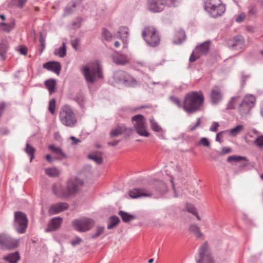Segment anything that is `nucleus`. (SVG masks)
Segmentation results:
<instances>
[{
    "instance_id": "nucleus-46",
    "label": "nucleus",
    "mask_w": 263,
    "mask_h": 263,
    "mask_svg": "<svg viewBox=\"0 0 263 263\" xmlns=\"http://www.w3.org/2000/svg\"><path fill=\"white\" fill-rule=\"evenodd\" d=\"M197 145L209 147L210 146V142L206 138H201L197 144Z\"/></svg>"
},
{
    "instance_id": "nucleus-61",
    "label": "nucleus",
    "mask_w": 263,
    "mask_h": 263,
    "mask_svg": "<svg viewBox=\"0 0 263 263\" xmlns=\"http://www.w3.org/2000/svg\"><path fill=\"white\" fill-rule=\"evenodd\" d=\"M249 13L251 15H255L257 13V9L254 7H251L249 9Z\"/></svg>"
},
{
    "instance_id": "nucleus-8",
    "label": "nucleus",
    "mask_w": 263,
    "mask_h": 263,
    "mask_svg": "<svg viewBox=\"0 0 263 263\" xmlns=\"http://www.w3.org/2000/svg\"><path fill=\"white\" fill-rule=\"evenodd\" d=\"M132 122L136 132L141 136L148 137L149 133L146 129V121L144 117L141 115L133 116Z\"/></svg>"
},
{
    "instance_id": "nucleus-1",
    "label": "nucleus",
    "mask_w": 263,
    "mask_h": 263,
    "mask_svg": "<svg viewBox=\"0 0 263 263\" xmlns=\"http://www.w3.org/2000/svg\"><path fill=\"white\" fill-rule=\"evenodd\" d=\"M204 97L201 91L187 93L183 100L182 108L187 113L192 114L201 110Z\"/></svg>"
},
{
    "instance_id": "nucleus-63",
    "label": "nucleus",
    "mask_w": 263,
    "mask_h": 263,
    "mask_svg": "<svg viewBox=\"0 0 263 263\" xmlns=\"http://www.w3.org/2000/svg\"><path fill=\"white\" fill-rule=\"evenodd\" d=\"M9 133V131L6 128H0V134L1 135H8Z\"/></svg>"
},
{
    "instance_id": "nucleus-45",
    "label": "nucleus",
    "mask_w": 263,
    "mask_h": 263,
    "mask_svg": "<svg viewBox=\"0 0 263 263\" xmlns=\"http://www.w3.org/2000/svg\"><path fill=\"white\" fill-rule=\"evenodd\" d=\"M102 34L105 39L107 41H110L112 39V35L110 32L106 28H103L102 31Z\"/></svg>"
},
{
    "instance_id": "nucleus-18",
    "label": "nucleus",
    "mask_w": 263,
    "mask_h": 263,
    "mask_svg": "<svg viewBox=\"0 0 263 263\" xmlns=\"http://www.w3.org/2000/svg\"><path fill=\"white\" fill-rule=\"evenodd\" d=\"M68 208L69 205L66 202H58L50 206L48 210V213L51 215L57 214L66 210Z\"/></svg>"
},
{
    "instance_id": "nucleus-50",
    "label": "nucleus",
    "mask_w": 263,
    "mask_h": 263,
    "mask_svg": "<svg viewBox=\"0 0 263 263\" xmlns=\"http://www.w3.org/2000/svg\"><path fill=\"white\" fill-rule=\"evenodd\" d=\"M170 99L172 102L175 104L179 108H182L183 104H182L179 98L174 96H171L170 97Z\"/></svg>"
},
{
    "instance_id": "nucleus-26",
    "label": "nucleus",
    "mask_w": 263,
    "mask_h": 263,
    "mask_svg": "<svg viewBox=\"0 0 263 263\" xmlns=\"http://www.w3.org/2000/svg\"><path fill=\"white\" fill-rule=\"evenodd\" d=\"M126 130L127 128L124 125H118L115 129L111 130L110 136L111 137H117L126 132Z\"/></svg>"
},
{
    "instance_id": "nucleus-59",
    "label": "nucleus",
    "mask_w": 263,
    "mask_h": 263,
    "mask_svg": "<svg viewBox=\"0 0 263 263\" xmlns=\"http://www.w3.org/2000/svg\"><path fill=\"white\" fill-rule=\"evenodd\" d=\"M224 133H226V130L218 133L216 136V141L221 143L222 141L221 140V138L222 137V135Z\"/></svg>"
},
{
    "instance_id": "nucleus-31",
    "label": "nucleus",
    "mask_w": 263,
    "mask_h": 263,
    "mask_svg": "<svg viewBox=\"0 0 263 263\" xmlns=\"http://www.w3.org/2000/svg\"><path fill=\"white\" fill-rule=\"evenodd\" d=\"M8 45L6 42L2 41L0 42V57L2 60L6 59V54L8 51Z\"/></svg>"
},
{
    "instance_id": "nucleus-42",
    "label": "nucleus",
    "mask_w": 263,
    "mask_h": 263,
    "mask_svg": "<svg viewBox=\"0 0 263 263\" xmlns=\"http://www.w3.org/2000/svg\"><path fill=\"white\" fill-rule=\"evenodd\" d=\"M150 123L151 128L154 131L156 132H160L162 131V128L158 125L154 118H152L150 119Z\"/></svg>"
},
{
    "instance_id": "nucleus-20",
    "label": "nucleus",
    "mask_w": 263,
    "mask_h": 263,
    "mask_svg": "<svg viewBox=\"0 0 263 263\" xmlns=\"http://www.w3.org/2000/svg\"><path fill=\"white\" fill-rule=\"evenodd\" d=\"M226 11L224 5L221 4L219 5L210 9L208 12L210 15L213 17L216 18L222 15Z\"/></svg>"
},
{
    "instance_id": "nucleus-17",
    "label": "nucleus",
    "mask_w": 263,
    "mask_h": 263,
    "mask_svg": "<svg viewBox=\"0 0 263 263\" xmlns=\"http://www.w3.org/2000/svg\"><path fill=\"white\" fill-rule=\"evenodd\" d=\"M244 43L243 37L241 35H237L230 40L228 44L229 47L233 50H239L243 48Z\"/></svg>"
},
{
    "instance_id": "nucleus-10",
    "label": "nucleus",
    "mask_w": 263,
    "mask_h": 263,
    "mask_svg": "<svg viewBox=\"0 0 263 263\" xmlns=\"http://www.w3.org/2000/svg\"><path fill=\"white\" fill-rule=\"evenodd\" d=\"M113 78L117 83L124 84L126 86H133L136 84L134 79L123 70L115 71Z\"/></svg>"
},
{
    "instance_id": "nucleus-22",
    "label": "nucleus",
    "mask_w": 263,
    "mask_h": 263,
    "mask_svg": "<svg viewBox=\"0 0 263 263\" xmlns=\"http://www.w3.org/2000/svg\"><path fill=\"white\" fill-rule=\"evenodd\" d=\"M119 37L122 39L123 44V48H126L127 47V43L125 40L128 35V28L126 27H120L118 30Z\"/></svg>"
},
{
    "instance_id": "nucleus-27",
    "label": "nucleus",
    "mask_w": 263,
    "mask_h": 263,
    "mask_svg": "<svg viewBox=\"0 0 263 263\" xmlns=\"http://www.w3.org/2000/svg\"><path fill=\"white\" fill-rule=\"evenodd\" d=\"M77 5L78 4L75 1L70 2L65 7L63 15L66 16L74 12Z\"/></svg>"
},
{
    "instance_id": "nucleus-41",
    "label": "nucleus",
    "mask_w": 263,
    "mask_h": 263,
    "mask_svg": "<svg viewBox=\"0 0 263 263\" xmlns=\"http://www.w3.org/2000/svg\"><path fill=\"white\" fill-rule=\"evenodd\" d=\"M120 222V219L117 216H112L110 217V221L107 225L108 229H112Z\"/></svg>"
},
{
    "instance_id": "nucleus-49",
    "label": "nucleus",
    "mask_w": 263,
    "mask_h": 263,
    "mask_svg": "<svg viewBox=\"0 0 263 263\" xmlns=\"http://www.w3.org/2000/svg\"><path fill=\"white\" fill-rule=\"evenodd\" d=\"M159 187L157 189V191L161 193H164L167 191V186L163 181L158 182Z\"/></svg>"
},
{
    "instance_id": "nucleus-47",
    "label": "nucleus",
    "mask_w": 263,
    "mask_h": 263,
    "mask_svg": "<svg viewBox=\"0 0 263 263\" xmlns=\"http://www.w3.org/2000/svg\"><path fill=\"white\" fill-rule=\"evenodd\" d=\"M55 103L56 101L54 99H51L49 103L48 109L52 115L55 112Z\"/></svg>"
},
{
    "instance_id": "nucleus-23",
    "label": "nucleus",
    "mask_w": 263,
    "mask_h": 263,
    "mask_svg": "<svg viewBox=\"0 0 263 263\" xmlns=\"http://www.w3.org/2000/svg\"><path fill=\"white\" fill-rule=\"evenodd\" d=\"M112 58L114 62L119 65H125L129 61V59L127 55L118 53L114 54Z\"/></svg>"
},
{
    "instance_id": "nucleus-7",
    "label": "nucleus",
    "mask_w": 263,
    "mask_h": 263,
    "mask_svg": "<svg viewBox=\"0 0 263 263\" xmlns=\"http://www.w3.org/2000/svg\"><path fill=\"white\" fill-rule=\"evenodd\" d=\"M175 0H147V9L154 13L160 12L166 6H175Z\"/></svg>"
},
{
    "instance_id": "nucleus-43",
    "label": "nucleus",
    "mask_w": 263,
    "mask_h": 263,
    "mask_svg": "<svg viewBox=\"0 0 263 263\" xmlns=\"http://www.w3.org/2000/svg\"><path fill=\"white\" fill-rule=\"evenodd\" d=\"M241 160L247 161V159L246 157L240 156H231L227 158V161L229 162H232L233 161L238 162Z\"/></svg>"
},
{
    "instance_id": "nucleus-21",
    "label": "nucleus",
    "mask_w": 263,
    "mask_h": 263,
    "mask_svg": "<svg viewBox=\"0 0 263 263\" xmlns=\"http://www.w3.org/2000/svg\"><path fill=\"white\" fill-rule=\"evenodd\" d=\"M62 218L61 217L53 218L49 223L46 231H54L58 229L62 222Z\"/></svg>"
},
{
    "instance_id": "nucleus-19",
    "label": "nucleus",
    "mask_w": 263,
    "mask_h": 263,
    "mask_svg": "<svg viewBox=\"0 0 263 263\" xmlns=\"http://www.w3.org/2000/svg\"><path fill=\"white\" fill-rule=\"evenodd\" d=\"M43 67L50 71L55 72L57 74H60L61 69V66L60 63L59 62L56 61L48 62L45 63L43 65Z\"/></svg>"
},
{
    "instance_id": "nucleus-9",
    "label": "nucleus",
    "mask_w": 263,
    "mask_h": 263,
    "mask_svg": "<svg viewBox=\"0 0 263 263\" xmlns=\"http://www.w3.org/2000/svg\"><path fill=\"white\" fill-rule=\"evenodd\" d=\"M73 228L77 231L83 232L89 231L94 226V221L87 217L75 219L72 222Z\"/></svg>"
},
{
    "instance_id": "nucleus-40",
    "label": "nucleus",
    "mask_w": 263,
    "mask_h": 263,
    "mask_svg": "<svg viewBox=\"0 0 263 263\" xmlns=\"http://www.w3.org/2000/svg\"><path fill=\"white\" fill-rule=\"evenodd\" d=\"M240 99L239 96H235L231 98L230 100L229 101L227 108L228 109H233L235 107L236 103L239 101Z\"/></svg>"
},
{
    "instance_id": "nucleus-33",
    "label": "nucleus",
    "mask_w": 263,
    "mask_h": 263,
    "mask_svg": "<svg viewBox=\"0 0 263 263\" xmlns=\"http://www.w3.org/2000/svg\"><path fill=\"white\" fill-rule=\"evenodd\" d=\"M119 215L121 216L122 220L125 222H129L135 218L134 215L129 214V213L122 211H119Z\"/></svg>"
},
{
    "instance_id": "nucleus-32",
    "label": "nucleus",
    "mask_w": 263,
    "mask_h": 263,
    "mask_svg": "<svg viewBox=\"0 0 263 263\" xmlns=\"http://www.w3.org/2000/svg\"><path fill=\"white\" fill-rule=\"evenodd\" d=\"M244 129V126L242 125H238L236 127L231 129L226 130V133H229L231 136L235 137Z\"/></svg>"
},
{
    "instance_id": "nucleus-35",
    "label": "nucleus",
    "mask_w": 263,
    "mask_h": 263,
    "mask_svg": "<svg viewBox=\"0 0 263 263\" xmlns=\"http://www.w3.org/2000/svg\"><path fill=\"white\" fill-rule=\"evenodd\" d=\"M24 150L29 157L30 161L31 162L34 158V154L35 152V149L33 146L30 145L28 143H26Z\"/></svg>"
},
{
    "instance_id": "nucleus-2",
    "label": "nucleus",
    "mask_w": 263,
    "mask_h": 263,
    "mask_svg": "<svg viewBox=\"0 0 263 263\" xmlns=\"http://www.w3.org/2000/svg\"><path fill=\"white\" fill-rule=\"evenodd\" d=\"M81 71L88 84H93L103 78L102 68L98 61L82 66Z\"/></svg>"
},
{
    "instance_id": "nucleus-62",
    "label": "nucleus",
    "mask_w": 263,
    "mask_h": 263,
    "mask_svg": "<svg viewBox=\"0 0 263 263\" xmlns=\"http://www.w3.org/2000/svg\"><path fill=\"white\" fill-rule=\"evenodd\" d=\"M20 53L22 55H26L27 53V49L26 47L23 46L19 49Z\"/></svg>"
},
{
    "instance_id": "nucleus-34",
    "label": "nucleus",
    "mask_w": 263,
    "mask_h": 263,
    "mask_svg": "<svg viewBox=\"0 0 263 263\" xmlns=\"http://www.w3.org/2000/svg\"><path fill=\"white\" fill-rule=\"evenodd\" d=\"M45 173L47 175L54 177L58 176L60 174V171L54 167L47 168L45 170Z\"/></svg>"
},
{
    "instance_id": "nucleus-15",
    "label": "nucleus",
    "mask_w": 263,
    "mask_h": 263,
    "mask_svg": "<svg viewBox=\"0 0 263 263\" xmlns=\"http://www.w3.org/2000/svg\"><path fill=\"white\" fill-rule=\"evenodd\" d=\"M0 245L4 247H17L19 240L6 234L0 235Z\"/></svg>"
},
{
    "instance_id": "nucleus-55",
    "label": "nucleus",
    "mask_w": 263,
    "mask_h": 263,
    "mask_svg": "<svg viewBox=\"0 0 263 263\" xmlns=\"http://www.w3.org/2000/svg\"><path fill=\"white\" fill-rule=\"evenodd\" d=\"M186 210L187 212L194 214H197V210L196 208L191 204H187L186 205Z\"/></svg>"
},
{
    "instance_id": "nucleus-3",
    "label": "nucleus",
    "mask_w": 263,
    "mask_h": 263,
    "mask_svg": "<svg viewBox=\"0 0 263 263\" xmlns=\"http://www.w3.org/2000/svg\"><path fill=\"white\" fill-rule=\"evenodd\" d=\"M83 185V182L77 178L69 180L67 184L66 189H63L62 184L57 182L52 186V193L58 197L65 198L70 195L78 191L80 186Z\"/></svg>"
},
{
    "instance_id": "nucleus-38",
    "label": "nucleus",
    "mask_w": 263,
    "mask_h": 263,
    "mask_svg": "<svg viewBox=\"0 0 263 263\" xmlns=\"http://www.w3.org/2000/svg\"><path fill=\"white\" fill-rule=\"evenodd\" d=\"M54 54L59 55L60 58H63L66 55V44L64 42L63 43L62 45L59 48V49L54 51Z\"/></svg>"
},
{
    "instance_id": "nucleus-28",
    "label": "nucleus",
    "mask_w": 263,
    "mask_h": 263,
    "mask_svg": "<svg viewBox=\"0 0 263 263\" xmlns=\"http://www.w3.org/2000/svg\"><path fill=\"white\" fill-rule=\"evenodd\" d=\"M90 159L94 161L97 164H101L103 162L102 154L99 152H96L88 156Z\"/></svg>"
},
{
    "instance_id": "nucleus-30",
    "label": "nucleus",
    "mask_w": 263,
    "mask_h": 263,
    "mask_svg": "<svg viewBox=\"0 0 263 263\" xmlns=\"http://www.w3.org/2000/svg\"><path fill=\"white\" fill-rule=\"evenodd\" d=\"M26 2L27 0H11L8 4V7H17L22 9L24 7Z\"/></svg>"
},
{
    "instance_id": "nucleus-24",
    "label": "nucleus",
    "mask_w": 263,
    "mask_h": 263,
    "mask_svg": "<svg viewBox=\"0 0 263 263\" xmlns=\"http://www.w3.org/2000/svg\"><path fill=\"white\" fill-rule=\"evenodd\" d=\"M48 148L56 156L57 159L62 160L66 158V155L60 148L55 147L53 145H50Z\"/></svg>"
},
{
    "instance_id": "nucleus-52",
    "label": "nucleus",
    "mask_w": 263,
    "mask_h": 263,
    "mask_svg": "<svg viewBox=\"0 0 263 263\" xmlns=\"http://www.w3.org/2000/svg\"><path fill=\"white\" fill-rule=\"evenodd\" d=\"M254 143L259 147H263V135L257 137L254 140Z\"/></svg>"
},
{
    "instance_id": "nucleus-51",
    "label": "nucleus",
    "mask_w": 263,
    "mask_h": 263,
    "mask_svg": "<svg viewBox=\"0 0 263 263\" xmlns=\"http://www.w3.org/2000/svg\"><path fill=\"white\" fill-rule=\"evenodd\" d=\"M76 101L78 103L81 107H83L85 100L83 95H78L76 97Z\"/></svg>"
},
{
    "instance_id": "nucleus-29",
    "label": "nucleus",
    "mask_w": 263,
    "mask_h": 263,
    "mask_svg": "<svg viewBox=\"0 0 263 263\" xmlns=\"http://www.w3.org/2000/svg\"><path fill=\"white\" fill-rule=\"evenodd\" d=\"M20 259L18 252L9 254L7 256L4 257V259L9 263H17Z\"/></svg>"
},
{
    "instance_id": "nucleus-57",
    "label": "nucleus",
    "mask_w": 263,
    "mask_h": 263,
    "mask_svg": "<svg viewBox=\"0 0 263 263\" xmlns=\"http://www.w3.org/2000/svg\"><path fill=\"white\" fill-rule=\"evenodd\" d=\"M219 126V124L218 122H213L210 128V130L213 132H216L218 130V127Z\"/></svg>"
},
{
    "instance_id": "nucleus-16",
    "label": "nucleus",
    "mask_w": 263,
    "mask_h": 263,
    "mask_svg": "<svg viewBox=\"0 0 263 263\" xmlns=\"http://www.w3.org/2000/svg\"><path fill=\"white\" fill-rule=\"evenodd\" d=\"M129 196L133 199L140 198L145 197H151V193H146V191L143 188H134L129 191Z\"/></svg>"
},
{
    "instance_id": "nucleus-64",
    "label": "nucleus",
    "mask_w": 263,
    "mask_h": 263,
    "mask_svg": "<svg viewBox=\"0 0 263 263\" xmlns=\"http://www.w3.org/2000/svg\"><path fill=\"white\" fill-rule=\"evenodd\" d=\"M70 139L72 140V144H77L78 143L80 142V140L78 139H77L73 136L70 137Z\"/></svg>"
},
{
    "instance_id": "nucleus-36",
    "label": "nucleus",
    "mask_w": 263,
    "mask_h": 263,
    "mask_svg": "<svg viewBox=\"0 0 263 263\" xmlns=\"http://www.w3.org/2000/svg\"><path fill=\"white\" fill-rule=\"evenodd\" d=\"M45 85L48 89L50 95L54 92L56 86V82L55 80L52 79L47 80L45 83Z\"/></svg>"
},
{
    "instance_id": "nucleus-54",
    "label": "nucleus",
    "mask_w": 263,
    "mask_h": 263,
    "mask_svg": "<svg viewBox=\"0 0 263 263\" xmlns=\"http://www.w3.org/2000/svg\"><path fill=\"white\" fill-rule=\"evenodd\" d=\"M82 19L81 17H77L73 20L72 25L74 28H79L81 26Z\"/></svg>"
},
{
    "instance_id": "nucleus-5",
    "label": "nucleus",
    "mask_w": 263,
    "mask_h": 263,
    "mask_svg": "<svg viewBox=\"0 0 263 263\" xmlns=\"http://www.w3.org/2000/svg\"><path fill=\"white\" fill-rule=\"evenodd\" d=\"M142 36L146 43L152 47H156L160 43L159 32L153 27H145L142 31Z\"/></svg>"
},
{
    "instance_id": "nucleus-12",
    "label": "nucleus",
    "mask_w": 263,
    "mask_h": 263,
    "mask_svg": "<svg viewBox=\"0 0 263 263\" xmlns=\"http://www.w3.org/2000/svg\"><path fill=\"white\" fill-rule=\"evenodd\" d=\"M210 47V42L209 41H206L197 46L195 49L192 52L190 57V62H195L201 56L206 54L209 51Z\"/></svg>"
},
{
    "instance_id": "nucleus-4",
    "label": "nucleus",
    "mask_w": 263,
    "mask_h": 263,
    "mask_svg": "<svg viewBox=\"0 0 263 263\" xmlns=\"http://www.w3.org/2000/svg\"><path fill=\"white\" fill-rule=\"evenodd\" d=\"M59 120L64 126L69 127H74L77 123V116L72 107L66 104L62 106L59 112Z\"/></svg>"
},
{
    "instance_id": "nucleus-58",
    "label": "nucleus",
    "mask_w": 263,
    "mask_h": 263,
    "mask_svg": "<svg viewBox=\"0 0 263 263\" xmlns=\"http://www.w3.org/2000/svg\"><path fill=\"white\" fill-rule=\"evenodd\" d=\"M82 241V239L79 237H77L74 238L73 240H71L70 241V244L72 246H76L79 245L80 243Z\"/></svg>"
},
{
    "instance_id": "nucleus-25",
    "label": "nucleus",
    "mask_w": 263,
    "mask_h": 263,
    "mask_svg": "<svg viewBox=\"0 0 263 263\" xmlns=\"http://www.w3.org/2000/svg\"><path fill=\"white\" fill-rule=\"evenodd\" d=\"M222 4L221 0H205L204 2V8L205 11L208 12L210 9Z\"/></svg>"
},
{
    "instance_id": "nucleus-39",
    "label": "nucleus",
    "mask_w": 263,
    "mask_h": 263,
    "mask_svg": "<svg viewBox=\"0 0 263 263\" xmlns=\"http://www.w3.org/2000/svg\"><path fill=\"white\" fill-rule=\"evenodd\" d=\"M175 37H178V40H177L176 39H174L173 40V42L174 44H179L181 43L185 38V33L183 31L180 30L178 32L177 35L175 36Z\"/></svg>"
},
{
    "instance_id": "nucleus-13",
    "label": "nucleus",
    "mask_w": 263,
    "mask_h": 263,
    "mask_svg": "<svg viewBox=\"0 0 263 263\" xmlns=\"http://www.w3.org/2000/svg\"><path fill=\"white\" fill-rule=\"evenodd\" d=\"M197 263H214V260L209 248H200L196 257Z\"/></svg>"
},
{
    "instance_id": "nucleus-11",
    "label": "nucleus",
    "mask_w": 263,
    "mask_h": 263,
    "mask_svg": "<svg viewBox=\"0 0 263 263\" xmlns=\"http://www.w3.org/2000/svg\"><path fill=\"white\" fill-rule=\"evenodd\" d=\"M28 226V219L26 214L21 212H16L14 213V227L19 233L25 232Z\"/></svg>"
},
{
    "instance_id": "nucleus-53",
    "label": "nucleus",
    "mask_w": 263,
    "mask_h": 263,
    "mask_svg": "<svg viewBox=\"0 0 263 263\" xmlns=\"http://www.w3.org/2000/svg\"><path fill=\"white\" fill-rule=\"evenodd\" d=\"M40 53H42L45 48V39L41 34L40 37Z\"/></svg>"
},
{
    "instance_id": "nucleus-60",
    "label": "nucleus",
    "mask_w": 263,
    "mask_h": 263,
    "mask_svg": "<svg viewBox=\"0 0 263 263\" xmlns=\"http://www.w3.org/2000/svg\"><path fill=\"white\" fill-rule=\"evenodd\" d=\"M201 121L200 118H198L197 123L193 126L190 127V131H194L195 130L199 125H200Z\"/></svg>"
},
{
    "instance_id": "nucleus-14",
    "label": "nucleus",
    "mask_w": 263,
    "mask_h": 263,
    "mask_svg": "<svg viewBox=\"0 0 263 263\" xmlns=\"http://www.w3.org/2000/svg\"><path fill=\"white\" fill-rule=\"evenodd\" d=\"M210 97L212 104L216 105L219 103L223 99L221 89L217 86L213 87L211 90Z\"/></svg>"
},
{
    "instance_id": "nucleus-37",
    "label": "nucleus",
    "mask_w": 263,
    "mask_h": 263,
    "mask_svg": "<svg viewBox=\"0 0 263 263\" xmlns=\"http://www.w3.org/2000/svg\"><path fill=\"white\" fill-rule=\"evenodd\" d=\"M0 26H3V30L6 32H9L11 30H12L15 26V21L12 20L9 23H1L0 24Z\"/></svg>"
},
{
    "instance_id": "nucleus-56",
    "label": "nucleus",
    "mask_w": 263,
    "mask_h": 263,
    "mask_svg": "<svg viewBox=\"0 0 263 263\" xmlns=\"http://www.w3.org/2000/svg\"><path fill=\"white\" fill-rule=\"evenodd\" d=\"M232 152V149L229 147H223L221 148L220 155H224Z\"/></svg>"
},
{
    "instance_id": "nucleus-44",
    "label": "nucleus",
    "mask_w": 263,
    "mask_h": 263,
    "mask_svg": "<svg viewBox=\"0 0 263 263\" xmlns=\"http://www.w3.org/2000/svg\"><path fill=\"white\" fill-rule=\"evenodd\" d=\"M189 230L194 233L197 237H201L202 235L200 231L199 228L196 224L191 225L189 228Z\"/></svg>"
},
{
    "instance_id": "nucleus-6",
    "label": "nucleus",
    "mask_w": 263,
    "mask_h": 263,
    "mask_svg": "<svg viewBox=\"0 0 263 263\" xmlns=\"http://www.w3.org/2000/svg\"><path fill=\"white\" fill-rule=\"evenodd\" d=\"M255 98L253 95H247L239 104L238 112L242 118L246 117L250 113L255 105Z\"/></svg>"
},
{
    "instance_id": "nucleus-48",
    "label": "nucleus",
    "mask_w": 263,
    "mask_h": 263,
    "mask_svg": "<svg viewBox=\"0 0 263 263\" xmlns=\"http://www.w3.org/2000/svg\"><path fill=\"white\" fill-rule=\"evenodd\" d=\"M104 228L103 227H98L96 232L92 235V238H95L99 237L104 233Z\"/></svg>"
}]
</instances>
